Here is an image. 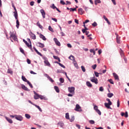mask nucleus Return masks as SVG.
Masks as SVG:
<instances>
[{"label":"nucleus","instance_id":"41","mask_svg":"<svg viewBox=\"0 0 129 129\" xmlns=\"http://www.w3.org/2000/svg\"><path fill=\"white\" fill-rule=\"evenodd\" d=\"M75 119V118L74 117V116H72V117H71V118L70 119V121L71 122H72V121H74V120Z\"/></svg>","mask_w":129,"mask_h":129},{"label":"nucleus","instance_id":"23","mask_svg":"<svg viewBox=\"0 0 129 129\" xmlns=\"http://www.w3.org/2000/svg\"><path fill=\"white\" fill-rule=\"evenodd\" d=\"M46 75L47 78L48 79V80H49V81H50L51 82H54V80H53V79H52L50 77V76H48V75L47 74Z\"/></svg>","mask_w":129,"mask_h":129},{"label":"nucleus","instance_id":"20","mask_svg":"<svg viewBox=\"0 0 129 129\" xmlns=\"http://www.w3.org/2000/svg\"><path fill=\"white\" fill-rule=\"evenodd\" d=\"M6 119L9 122V123H13V120L8 117H6Z\"/></svg>","mask_w":129,"mask_h":129},{"label":"nucleus","instance_id":"30","mask_svg":"<svg viewBox=\"0 0 129 129\" xmlns=\"http://www.w3.org/2000/svg\"><path fill=\"white\" fill-rule=\"evenodd\" d=\"M69 59L70 60H75V57H74V56L71 55L69 57Z\"/></svg>","mask_w":129,"mask_h":129},{"label":"nucleus","instance_id":"19","mask_svg":"<svg viewBox=\"0 0 129 129\" xmlns=\"http://www.w3.org/2000/svg\"><path fill=\"white\" fill-rule=\"evenodd\" d=\"M39 37L41 39H42V40H43V41H46V40H47V39L46 38V37H45V36H44L43 34H40L39 35Z\"/></svg>","mask_w":129,"mask_h":129},{"label":"nucleus","instance_id":"16","mask_svg":"<svg viewBox=\"0 0 129 129\" xmlns=\"http://www.w3.org/2000/svg\"><path fill=\"white\" fill-rule=\"evenodd\" d=\"M78 13L80 15H83L84 13V11H83V9L82 8H80L78 9Z\"/></svg>","mask_w":129,"mask_h":129},{"label":"nucleus","instance_id":"39","mask_svg":"<svg viewBox=\"0 0 129 129\" xmlns=\"http://www.w3.org/2000/svg\"><path fill=\"white\" fill-rule=\"evenodd\" d=\"M20 52H21V53H22V54H24V55H25V51L24 50V49H23L22 48V47H20Z\"/></svg>","mask_w":129,"mask_h":129},{"label":"nucleus","instance_id":"4","mask_svg":"<svg viewBox=\"0 0 129 129\" xmlns=\"http://www.w3.org/2000/svg\"><path fill=\"white\" fill-rule=\"evenodd\" d=\"M23 41L25 43L26 46H27L29 49H31V50L33 51V49L32 48V45H30L29 43H28V42H27V41H26L25 39H23Z\"/></svg>","mask_w":129,"mask_h":129},{"label":"nucleus","instance_id":"31","mask_svg":"<svg viewBox=\"0 0 129 129\" xmlns=\"http://www.w3.org/2000/svg\"><path fill=\"white\" fill-rule=\"evenodd\" d=\"M37 25L38 26V27H39V28H40V29H42L43 28V26L42 25H41V24H40V22L39 21L37 22Z\"/></svg>","mask_w":129,"mask_h":129},{"label":"nucleus","instance_id":"52","mask_svg":"<svg viewBox=\"0 0 129 129\" xmlns=\"http://www.w3.org/2000/svg\"><path fill=\"white\" fill-rule=\"evenodd\" d=\"M75 11H76V8H70L71 12H74Z\"/></svg>","mask_w":129,"mask_h":129},{"label":"nucleus","instance_id":"59","mask_svg":"<svg viewBox=\"0 0 129 129\" xmlns=\"http://www.w3.org/2000/svg\"><path fill=\"white\" fill-rule=\"evenodd\" d=\"M67 46L69 48H72V45L70 43H68Z\"/></svg>","mask_w":129,"mask_h":129},{"label":"nucleus","instance_id":"38","mask_svg":"<svg viewBox=\"0 0 129 129\" xmlns=\"http://www.w3.org/2000/svg\"><path fill=\"white\" fill-rule=\"evenodd\" d=\"M27 84H28V85L30 86V87H31V88H33V85H32V84H31V83L30 82V81H28L27 82Z\"/></svg>","mask_w":129,"mask_h":129},{"label":"nucleus","instance_id":"48","mask_svg":"<svg viewBox=\"0 0 129 129\" xmlns=\"http://www.w3.org/2000/svg\"><path fill=\"white\" fill-rule=\"evenodd\" d=\"M107 101H108V103H109L110 104H112V102H111V101H110V99H109V98H107L106 99Z\"/></svg>","mask_w":129,"mask_h":129},{"label":"nucleus","instance_id":"2","mask_svg":"<svg viewBox=\"0 0 129 129\" xmlns=\"http://www.w3.org/2000/svg\"><path fill=\"white\" fill-rule=\"evenodd\" d=\"M75 110H76V111H79L80 112H81V111H82L81 107H80V105H79V104H76Z\"/></svg>","mask_w":129,"mask_h":129},{"label":"nucleus","instance_id":"63","mask_svg":"<svg viewBox=\"0 0 129 129\" xmlns=\"http://www.w3.org/2000/svg\"><path fill=\"white\" fill-rule=\"evenodd\" d=\"M66 5H71V2H69V1H66Z\"/></svg>","mask_w":129,"mask_h":129},{"label":"nucleus","instance_id":"37","mask_svg":"<svg viewBox=\"0 0 129 129\" xmlns=\"http://www.w3.org/2000/svg\"><path fill=\"white\" fill-rule=\"evenodd\" d=\"M66 118L67 119H70V117H69V113H66Z\"/></svg>","mask_w":129,"mask_h":129},{"label":"nucleus","instance_id":"25","mask_svg":"<svg viewBox=\"0 0 129 129\" xmlns=\"http://www.w3.org/2000/svg\"><path fill=\"white\" fill-rule=\"evenodd\" d=\"M86 85L88 87H92V84H91V83H90V82H86Z\"/></svg>","mask_w":129,"mask_h":129},{"label":"nucleus","instance_id":"60","mask_svg":"<svg viewBox=\"0 0 129 129\" xmlns=\"http://www.w3.org/2000/svg\"><path fill=\"white\" fill-rule=\"evenodd\" d=\"M117 107H119V100H118L117 101Z\"/></svg>","mask_w":129,"mask_h":129},{"label":"nucleus","instance_id":"22","mask_svg":"<svg viewBox=\"0 0 129 129\" xmlns=\"http://www.w3.org/2000/svg\"><path fill=\"white\" fill-rule=\"evenodd\" d=\"M33 105H34V106H35V107H36L37 108H38V109H39V111H40L41 112H42V109L41 108V107H40L39 106H38V105H36V104H33Z\"/></svg>","mask_w":129,"mask_h":129},{"label":"nucleus","instance_id":"40","mask_svg":"<svg viewBox=\"0 0 129 129\" xmlns=\"http://www.w3.org/2000/svg\"><path fill=\"white\" fill-rule=\"evenodd\" d=\"M7 73L10 74H13V71L12 70L10 69H8Z\"/></svg>","mask_w":129,"mask_h":129},{"label":"nucleus","instance_id":"50","mask_svg":"<svg viewBox=\"0 0 129 129\" xmlns=\"http://www.w3.org/2000/svg\"><path fill=\"white\" fill-rule=\"evenodd\" d=\"M92 25L93 27H96L97 26V23L96 22H94Z\"/></svg>","mask_w":129,"mask_h":129},{"label":"nucleus","instance_id":"53","mask_svg":"<svg viewBox=\"0 0 129 129\" xmlns=\"http://www.w3.org/2000/svg\"><path fill=\"white\" fill-rule=\"evenodd\" d=\"M108 81H109V82H110V83H111V84H114L112 80H111V79L108 80Z\"/></svg>","mask_w":129,"mask_h":129},{"label":"nucleus","instance_id":"54","mask_svg":"<svg viewBox=\"0 0 129 129\" xmlns=\"http://www.w3.org/2000/svg\"><path fill=\"white\" fill-rule=\"evenodd\" d=\"M98 107L97 106L95 105L94 107V109H95V110L96 111H97V109H98Z\"/></svg>","mask_w":129,"mask_h":129},{"label":"nucleus","instance_id":"5","mask_svg":"<svg viewBox=\"0 0 129 129\" xmlns=\"http://www.w3.org/2000/svg\"><path fill=\"white\" fill-rule=\"evenodd\" d=\"M69 92L70 93H73V94H74V91L75 90V88L73 87H69L68 88Z\"/></svg>","mask_w":129,"mask_h":129},{"label":"nucleus","instance_id":"17","mask_svg":"<svg viewBox=\"0 0 129 129\" xmlns=\"http://www.w3.org/2000/svg\"><path fill=\"white\" fill-rule=\"evenodd\" d=\"M14 17H15L16 20H18L19 19V16L18 15V11L14 12Z\"/></svg>","mask_w":129,"mask_h":129},{"label":"nucleus","instance_id":"64","mask_svg":"<svg viewBox=\"0 0 129 129\" xmlns=\"http://www.w3.org/2000/svg\"><path fill=\"white\" fill-rule=\"evenodd\" d=\"M95 128H96V129H103V128L102 127H95Z\"/></svg>","mask_w":129,"mask_h":129},{"label":"nucleus","instance_id":"44","mask_svg":"<svg viewBox=\"0 0 129 129\" xmlns=\"http://www.w3.org/2000/svg\"><path fill=\"white\" fill-rule=\"evenodd\" d=\"M81 69H82L83 72H85L86 70H85V68L84 67V66H81Z\"/></svg>","mask_w":129,"mask_h":129},{"label":"nucleus","instance_id":"6","mask_svg":"<svg viewBox=\"0 0 129 129\" xmlns=\"http://www.w3.org/2000/svg\"><path fill=\"white\" fill-rule=\"evenodd\" d=\"M15 118L20 121H22V120H23V117L21 115H15Z\"/></svg>","mask_w":129,"mask_h":129},{"label":"nucleus","instance_id":"42","mask_svg":"<svg viewBox=\"0 0 129 129\" xmlns=\"http://www.w3.org/2000/svg\"><path fill=\"white\" fill-rule=\"evenodd\" d=\"M57 64H58V65H59V66H60V67H62V68H65V66L64 65H63L62 64H61L60 62H57Z\"/></svg>","mask_w":129,"mask_h":129},{"label":"nucleus","instance_id":"28","mask_svg":"<svg viewBox=\"0 0 129 129\" xmlns=\"http://www.w3.org/2000/svg\"><path fill=\"white\" fill-rule=\"evenodd\" d=\"M54 89L56 92H57V93H59V92H60V90H59V88H58V87L54 86Z\"/></svg>","mask_w":129,"mask_h":129},{"label":"nucleus","instance_id":"36","mask_svg":"<svg viewBox=\"0 0 129 129\" xmlns=\"http://www.w3.org/2000/svg\"><path fill=\"white\" fill-rule=\"evenodd\" d=\"M113 96V94L112 93H110L107 94V96H108V97H109V98H111V97L112 96Z\"/></svg>","mask_w":129,"mask_h":129},{"label":"nucleus","instance_id":"51","mask_svg":"<svg viewBox=\"0 0 129 129\" xmlns=\"http://www.w3.org/2000/svg\"><path fill=\"white\" fill-rule=\"evenodd\" d=\"M89 122H90V123H91V124H94L95 122L94 121V120H90L89 121Z\"/></svg>","mask_w":129,"mask_h":129},{"label":"nucleus","instance_id":"55","mask_svg":"<svg viewBox=\"0 0 129 129\" xmlns=\"http://www.w3.org/2000/svg\"><path fill=\"white\" fill-rule=\"evenodd\" d=\"M103 90H104V89H103V87H100L99 88V91L102 92V91H103Z\"/></svg>","mask_w":129,"mask_h":129},{"label":"nucleus","instance_id":"49","mask_svg":"<svg viewBox=\"0 0 129 129\" xmlns=\"http://www.w3.org/2000/svg\"><path fill=\"white\" fill-rule=\"evenodd\" d=\"M51 8L52 9H53V10H55V9H56V8H57V7H56V6H55V5H54V4H53L52 5V6L51 7Z\"/></svg>","mask_w":129,"mask_h":129},{"label":"nucleus","instance_id":"56","mask_svg":"<svg viewBox=\"0 0 129 129\" xmlns=\"http://www.w3.org/2000/svg\"><path fill=\"white\" fill-rule=\"evenodd\" d=\"M60 4H61V5H66V3H65L63 1H60Z\"/></svg>","mask_w":129,"mask_h":129},{"label":"nucleus","instance_id":"14","mask_svg":"<svg viewBox=\"0 0 129 129\" xmlns=\"http://www.w3.org/2000/svg\"><path fill=\"white\" fill-rule=\"evenodd\" d=\"M113 76L115 80H119V78H118V76L115 73H113Z\"/></svg>","mask_w":129,"mask_h":129},{"label":"nucleus","instance_id":"32","mask_svg":"<svg viewBox=\"0 0 129 129\" xmlns=\"http://www.w3.org/2000/svg\"><path fill=\"white\" fill-rule=\"evenodd\" d=\"M25 117H26L27 119H30V118H31V115L29 114H25Z\"/></svg>","mask_w":129,"mask_h":129},{"label":"nucleus","instance_id":"62","mask_svg":"<svg viewBox=\"0 0 129 129\" xmlns=\"http://www.w3.org/2000/svg\"><path fill=\"white\" fill-rule=\"evenodd\" d=\"M53 58L54 59H55V60H58V58H59V57L55 55H53Z\"/></svg>","mask_w":129,"mask_h":129},{"label":"nucleus","instance_id":"1","mask_svg":"<svg viewBox=\"0 0 129 129\" xmlns=\"http://www.w3.org/2000/svg\"><path fill=\"white\" fill-rule=\"evenodd\" d=\"M10 35L11 38H12L14 40V41H18V38L17 37V36L16 35V33H15V32H10Z\"/></svg>","mask_w":129,"mask_h":129},{"label":"nucleus","instance_id":"47","mask_svg":"<svg viewBox=\"0 0 129 129\" xmlns=\"http://www.w3.org/2000/svg\"><path fill=\"white\" fill-rule=\"evenodd\" d=\"M96 111L99 115H101V112L100 110H99V109H97V111Z\"/></svg>","mask_w":129,"mask_h":129},{"label":"nucleus","instance_id":"58","mask_svg":"<svg viewBox=\"0 0 129 129\" xmlns=\"http://www.w3.org/2000/svg\"><path fill=\"white\" fill-rule=\"evenodd\" d=\"M27 62L28 64H31V60L29 58L27 59Z\"/></svg>","mask_w":129,"mask_h":129},{"label":"nucleus","instance_id":"35","mask_svg":"<svg viewBox=\"0 0 129 129\" xmlns=\"http://www.w3.org/2000/svg\"><path fill=\"white\" fill-rule=\"evenodd\" d=\"M48 30L50 31V32H52V33H54V30H53V28H52V27H51V26H49L48 27Z\"/></svg>","mask_w":129,"mask_h":129},{"label":"nucleus","instance_id":"43","mask_svg":"<svg viewBox=\"0 0 129 129\" xmlns=\"http://www.w3.org/2000/svg\"><path fill=\"white\" fill-rule=\"evenodd\" d=\"M96 67H97V65H96V64H94V65L92 66V68L94 70H95V69H96Z\"/></svg>","mask_w":129,"mask_h":129},{"label":"nucleus","instance_id":"11","mask_svg":"<svg viewBox=\"0 0 129 129\" xmlns=\"http://www.w3.org/2000/svg\"><path fill=\"white\" fill-rule=\"evenodd\" d=\"M34 93V99H39L40 95L38 94L36 92L34 91L33 92Z\"/></svg>","mask_w":129,"mask_h":129},{"label":"nucleus","instance_id":"13","mask_svg":"<svg viewBox=\"0 0 129 129\" xmlns=\"http://www.w3.org/2000/svg\"><path fill=\"white\" fill-rule=\"evenodd\" d=\"M21 87L22 89H23L24 90H25V91H30V90H29L28 88L26 87V86H25V85H22Z\"/></svg>","mask_w":129,"mask_h":129},{"label":"nucleus","instance_id":"61","mask_svg":"<svg viewBox=\"0 0 129 129\" xmlns=\"http://www.w3.org/2000/svg\"><path fill=\"white\" fill-rule=\"evenodd\" d=\"M124 115L125 117H128V115L127 114V112L126 111Z\"/></svg>","mask_w":129,"mask_h":129},{"label":"nucleus","instance_id":"33","mask_svg":"<svg viewBox=\"0 0 129 129\" xmlns=\"http://www.w3.org/2000/svg\"><path fill=\"white\" fill-rule=\"evenodd\" d=\"M39 98H40L41 100H46V98L42 95H39Z\"/></svg>","mask_w":129,"mask_h":129},{"label":"nucleus","instance_id":"26","mask_svg":"<svg viewBox=\"0 0 129 129\" xmlns=\"http://www.w3.org/2000/svg\"><path fill=\"white\" fill-rule=\"evenodd\" d=\"M120 54L121 57H124V54L123 53V51H122V49L120 48Z\"/></svg>","mask_w":129,"mask_h":129},{"label":"nucleus","instance_id":"3","mask_svg":"<svg viewBox=\"0 0 129 129\" xmlns=\"http://www.w3.org/2000/svg\"><path fill=\"white\" fill-rule=\"evenodd\" d=\"M115 35H116V40L117 44H120V37H119L117 33H115Z\"/></svg>","mask_w":129,"mask_h":129},{"label":"nucleus","instance_id":"27","mask_svg":"<svg viewBox=\"0 0 129 129\" xmlns=\"http://www.w3.org/2000/svg\"><path fill=\"white\" fill-rule=\"evenodd\" d=\"M44 63L46 64V65H47V66H50V65H51L50 64V62H49V61L47 59H45L44 60Z\"/></svg>","mask_w":129,"mask_h":129},{"label":"nucleus","instance_id":"15","mask_svg":"<svg viewBox=\"0 0 129 129\" xmlns=\"http://www.w3.org/2000/svg\"><path fill=\"white\" fill-rule=\"evenodd\" d=\"M30 35L33 40H36V35H35V34L31 32Z\"/></svg>","mask_w":129,"mask_h":129},{"label":"nucleus","instance_id":"34","mask_svg":"<svg viewBox=\"0 0 129 129\" xmlns=\"http://www.w3.org/2000/svg\"><path fill=\"white\" fill-rule=\"evenodd\" d=\"M101 1H100V0H96V1H95V5H96V6H97V4H101Z\"/></svg>","mask_w":129,"mask_h":129},{"label":"nucleus","instance_id":"21","mask_svg":"<svg viewBox=\"0 0 129 129\" xmlns=\"http://www.w3.org/2000/svg\"><path fill=\"white\" fill-rule=\"evenodd\" d=\"M20 27V22H19V19H16V27L19 29Z\"/></svg>","mask_w":129,"mask_h":129},{"label":"nucleus","instance_id":"45","mask_svg":"<svg viewBox=\"0 0 129 129\" xmlns=\"http://www.w3.org/2000/svg\"><path fill=\"white\" fill-rule=\"evenodd\" d=\"M59 81H60V83H64V79L60 78L59 79Z\"/></svg>","mask_w":129,"mask_h":129},{"label":"nucleus","instance_id":"18","mask_svg":"<svg viewBox=\"0 0 129 129\" xmlns=\"http://www.w3.org/2000/svg\"><path fill=\"white\" fill-rule=\"evenodd\" d=\"M104 20H105L107 24H108V25H110V22H109V21L108 20V19H107V18H106V16H105V15H104L103 17Z\"/></svg>","mask_w":129,"mask_h":129},{"label":"nucleus","instance_id":"24","mask_svg":"<svg viewBox=\"0 0 129 129\" xmlns=\"http://www.w3.org/2000/svg\"><path fill=\"white\" fill-rule=\"evenodd\" d=\"M22 79L23 81H24V82H27V83L29 81L28 80H27L26 77H25V76H22Z\"/></svg>","mask_w":129,"mask_h":129},{"label":"nucleus","instance_id":"10","mask_svg":"<svg viewBox=\"0 0 129 129\" xmlns=\"http://www.w3.org/2000/svg\"><path fill=\"white\" fill-rule=\"evenodd\" d=\"M91 82H93L95 84H98V80H97V78H95L94 77L93 79H91Z\"/></svg>","mask_w":129,"mask_h":129},{"label":"nucleus","instance_id":"7","mask_svg":"<svg viewBox=\"0 0 129 129\" xmlns=\"http://www.w3.org/2000/svg\"><path fill=\"white\" fill-rule=\"evenodd\" d=\"M112 104H109V103H105L104 105L106 108H108V109H112V108H111L110 105H112Z\"/></svg>","mask_w":129,"mask_h":129},{"label":"nucleus","instance_id":"29","mask_svg":"<svg viewBox=\"0 0 129 129\" xmlns=\"http://www.w3.org/2000/svg\"><path fill=\"white\" fill-rule=\"evenodd\" d=\"M58 124L60 126V127H63V126H64V123L62 122H59Z\"/></svg>","mask_w":129,"mask_h":129},{"label":"nucleus","instance_id":"57","mask_svg":"<svg viewBox=\"0 0 129 129\" xmlns=\"http://www.w3.org/2000/svg\"><path fill=\"white\" fill-rule=\"evenodd\" d=\"M34 4H35V2H34V1H32L30 2V6L33 7V6H34Z\"/></svg>","mask_w":129,"mask_h":129},{"label":"nucleus","instance_id":"8","mask_svg":"<svg viewBox=\"0 0 129 129\" xmlns=\"http://www.w3.org/2000/svg\"><path fill=\"white\" fill-rule=\"evenodd\" d=\"M37 46L40 48H44L45 47V45L43 43L39 42L37 43Z\"/></svg>","mask_w":129,"mask_h":129},{"label":"nucleus","instance_id":"46","mask_svg":"<svg viewBox=\"0 0 129 129\" xmlns=\"http://www.w3.org/2000/svg\"><path fill=\"white\" fill-rule=\"evenodd\" d=\"M94 74H95L96 77H98L99 76L100 74L96 72H94Z\"/></svg>","mask_w":129,"mask_h":129},{"label":"nucleus","instance_id":"9","mask_svg":"<svg viewBox=\"0 0 129 129\" xmlns=\"http://www.w3.org/2000/svg\"><path fill=\"white\" fill-rule=\"evenodd\" d=\"M40 13H41V14L42 16V18L43 19H45L46 18V16H46V13H45V11H44V10H43V9H41L40 10Z\"/></svg>","mask_w":129,"mask_h":129},{"label":"nucleus","instance_id":"12","mask_svg":"<svg viewBox=\"0 0 129 129\" xmlns=\"http://www.w3.org/2000/svg\"><path fill=\"white\" fill-rule=\"evenodd\" d=\"M53 41L55 42L56 45H57V46H61V44L60 43V42H59V41H58V39L56 38H54L53 39Z\"/></svg>","mask_w":129,"mask_h":129}]
</instances>
